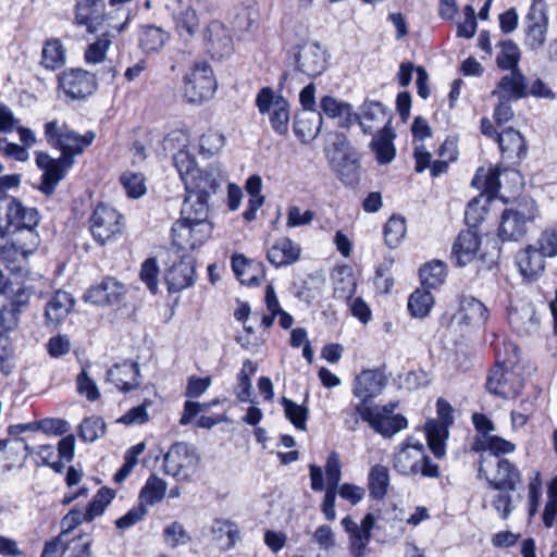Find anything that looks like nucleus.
Returning <instances> with one entry per match:
<instances>
[{
	"label": "nucleus",
	"mask_w": 557,
	"mask_h": 557,
	"mask_svg": "<svg viewBox=\"0 0 557 557\" xmlns=\"http://www.w3.org/2000/svg\"><path fill=\"white\" fill-rule=\"evenodd\" d=\"M209 210L203 205L190 208L184 205L181 218L171 228L172 250L188 252L201 247L212 235L213 225L208 220Z\"/></svg>",
	"instance_id": "obj_1"
},
{
	"label": "nucleus",
	"mask_w": 557,
	"mask_h": 557,
	"mask_svg": "<svg viewBox=\"0 0 557 557\" xmlns=\"http://www.w3.org/2000/svg\"><path fill=\"white\" fill-rule=\"evenodd\" d=\"M393 468L401 475H421L437 479L441 475L440 467L426 454L424 445L413 438L407 437L393 456Z\"/></svg>",
	"instance_id": "obj_2"
},
{
	"label": "nucleus",
	"mask_w": 557,
	"mask_h": 557,
	"mask_svg": "<svg viewBox=\"0 0 557 557\" xmlns=\"http://www.w3.org/2000/svg\"><path fill=\"white\" fill-rule=\"evenodd\" d=\"M539 206L532 198L521 199L515 207L507 208L500 215L498 237L502 242H518L523 238L529 224L539 216Z\"/></svg>",
	"instance_id": "obj_3"
},
{
	"label": "nucleus",
	"mask_w": 557,
	"mask_h": 557,
	"mask_svg": "<svg viewBox=\"0 0 557 557\" xmlns=\"http://www.w3.org/2000/svg\"><path fill=\"white\" fill-rule=\"evenodd\" d=\"M40 245L38 233H12L9 239L0 247V260L5 268L15 274L28 272V259Z\"/></svg>",
	"instance_id": "obj_4"
},
{
	"label": "nucleus",
	"mask_w": 557,
	"mask_h": 557,
	"mask_svg": "<svg viewBox=\"0 0 557 557\" xmlns=\"http://www.w3.org/2000/svg\"><path fill=\"white\" fill-rule=\"evenodd\" d=\"M45 136L51 146L61 151L60 158L74 164V158L82 154L94 143L96 133L87 131L81 135L64 123L50 121L45 124Z\"/></svg>",
	"instance_id": "obj_5"
},
{
	"label": "nucleus",
	"mask_w": 557,
	"mask_h": 557,
	"mask_svg": "<svg viewBox=\"0 0 557 557\" xmlns=\"http://www.w3.org/2000/svg\"><path fill=\"white\" fill-rule=\"evenodd\" d=\"M222 171L218 164H209L205 169H197L191 176L183 183L187 197L184 205L190 208H199L203 205L209 210V198L220 187Z\"/></svg>",
	"instance_id": "obj_6"
},
{
	"label": "nucleus",
	"mask_w": 557,
	"mask_h": 557,
	"mask_svg": "<svg viewBox=\"0 0 557 557\" xmlns=\"http://www.w3.org/2000/svg\"><path fill=\"white\" fill-rule=\"evenodd\" d=\"M478 479L484 480L492 490L516 491L521 483V473L509 459L485 457L478 461Z\"/></svg>",
	"instance_id": "obj_7"
},
{
	"label": "nucleus",
	"mask_w": 557,
	"mask_h": 557,
	"mask_svg": "<svg viewBox=\"0 0 557 557\" xmlns=\"http://www.w3.org/2000/svg\"><path fill=\"white\" fill-rule=\"evenodd\" d=\"M258 112L268 115L269 122L275 134L285 136L289 131V102L272 87H262L255 100Z\"/></svg>",
	"instance_id": "obj_8"
},
{
	"label": "nucleus",
	"mask_w": 557,
	"mask_h": 557,
	"mask_svg": "<svg viewBox=\"0 0 557 557\" xmlns=\"http://www.w3.org/2000/svg\"><path fill=\"white\" fill-rule=\"evenodd\" d=\"M33 293V287L23 283L7 281L3 284L0 290L4 297L0 304V326L3 330L9 331L17 325L18 315L28 306Z\"/></svg>",
	"instance_id": "obj_9"
},
{
	"label": "nucleus",
	"mask_w": 557,
	"mask_h": 557,
	"mask_svg": "<svg viewBox=\"0 0 557 557\" xmlns=\"http://www.w3.org/2000/svg\"><path fill=\"white\" fill-rule=\"evenodd\" d=\"M164 281L169 293H178L196 281L195 258L189 252L170 249L165 261Z\"/></svg>",
	"instance_id": "obj_10"
},
{
	"label": "nucleus",
	"mask_w": 557,
	"mask_h": 557,
	"mask_svg": "<svg viewBox=\"0 0 557 557\" xmlns=\"http://www.w3.org/2000/svg\"><path fill=\"white\" fill-rule=\"evenodd\" d=\"M218 88L213 70L206 62H197L184 77V96L190 103L211 99Z\"/></svg>",
	"instance_id": "obj_11"
},
{
	"label": "nucleus",
	"mask_w": 557,
	"mask_h": 557,
	"mask_svg": "<svg viewBox=\"0 0 557 557\" xmlns=\"http://www.w3.org/2000/svg\"><path fill=\"white\" fill-rule=\"evenodd\" d=\"M288 59L297 72L314 78L326 69V52L313 41H301L287 50Z\"/></svg>",
	"instance_id": "obj_12"
},
{
	"label": "nucleus",
	"mask_w": 557,
	"mask_h": 557,
	"mask_svg": "<svg viewBox=\"0 0 557 557\" xmlns=\"http://www.w3.org/2000/svg\"><path fill=\"white\" fill-rule=\"evenodd\" d=\"M89 230L99 245L116 239L123 230V215L113 207L99 203L89 218Z\"/></svg>",
	"instance_id": "obj_13"
},
{
	"label": "nucleus",
	"mask_w": 557,
	"mask_h": 557,
	"mask_svg": "<svg viewBox=\"0 0 557 557\" xmlns=\"http://www.w3.org/2000/svg\"><path fill=\"white\" fill-rule=\"evenodd\" d=\"M198 465L196 449L184 442L174 443L163 457V468L166 474L177 480H188Z\"/></svg>",
	"instance_id": "obj_14"
},
{
	"label": "nucleus",
	"mask_w": 557,
	"mask_h": 557,
	"mask_svg": "<svg viewBox=\"0 0 557 557\" xmlns=\"http://www.w3.org/2000/svg\"><path fill=\"white\" fill-rule=\"evenodd\" d=\"M58 87L67 98L83 100L97 90L98 83L95 74L81 67H71L59 75Z\"/></svg>",
	"instance_id": "obj_15"
},
{
	"label": "nucleus",
	"mask_w": 557,
	"mask_h": 557,
	"mask_svg": "<svg viewBox=\"0 0 557 557\" xmlns=\"http://www.w3.org/2000/svg\"><path fill=\"white\" fill-rule=\"evenodd\" d=\"M548 30L547 5L542 0L534 1L524 18V45L539 52L543 49Z\"/></svg>",
	"instance_id": "obj_16"
},
{
	"label": "nucleus",
	"mask_w": 557,
	"mask_h": 557,
	"mask_svg": "<svg viewBox=\"0 0 557 557\" xmlns=\"http://www.w3.org/2000/svg\"><path fill=\"white\" fill-rule=\"evenodd\" d=\"M74 22L77 26H84L90 34L102 32L106 28L121 33L126 24V22L120 25L106 23L104 2L100 0L76 3Z\"/></svg>",
	"instance_id": "obj_17"
},
{
	"label": "nucleus",
	"mask_w": 557,
	"mask_h": 557,
	"mask_svg": "<svg viewBox=\"0 0 557 557\" xmlns=\"http://www.w3.org/2000/svg\"><path fill=\"white\" fill-rule=\"evenodd\" d=\"M40 213L34 207L25 206L21 200L11 198L5 208L7 230L12 233H38Z\"/></svg>",
	"instance_id": "obj_18"
},
{
	"label": "nucleus",
	"mask_w": 557,
	"mask_h": 557,
	"mask_svg": "<svg viewBox=\"0 0 557 557\" xmlns=\"http://www.w3.org/2000/svg\"><path fill=\"white\" fill-rule=\"evenodd\" d=\"M515 367L497 366L490 371L486 380L488 393L508 399L518 396L523 387Z\"/></svg>",
	"instance_id": "obj_19"
},
{
	"label": "nucleus",
	"mask_w": 557,
	"mask_h": 557,
	"mask_svg": "<svg viewBox=\"0 0 557 557\" xmlns=\"http://www.w3.org/2000/svg\"><path fill=\"white\" fill-rule=\"evenodd\" d=\"M388 383L385 367L362 370L354 380L351 393L359 400L372 404Z\"/></svg>",
	"instance_id": "obj_20"
},
{
	"label": "nucleus",
	"mask_w": 557,
	"mask_h": 557,
	"mask_svg": "<svg viewBox=\"0 0 557 557\" xmlns=\"http://www.w3.org/2000/svg\"><path fill=\"white\" fill-rule=\"evenodd\" d=\"M336 154L333 158V166L338 178L346 186L354 187L360 180V160L358 151L346 143V139L335 147Z\"/></svg>",
	"instance_id": "obj_21"
},
{
	"label": "nucleus",
	"mask_w": 557,
	"mask_h": 557,
	"mask_svg": "<svg viewBox=\"0 0 557 557\" xmlns=\"http://www.w3.org/2000/svg\"><path fill=\"white\" fill-rule=\"evenodd\" d=\"M163 8L181 37L189 38L198 32L199 18L188 1L164 0Z\"/></svg>",
	"instance_id": "obj_22"
},
{
	"label": "nucleus",
	"mask_w": 557,
	"mask_h": 557,
	"mask_svg": "<svg viewBox=\"0 0 557 557\" xmlns=\"http://www.w3.org/2000/svg\"><path fill=\"white\" fill-rule=\"evenodd\" d=\"M36 164L42 171L38 189L46 196H51L54 193L58 184L73 165L60 157L53 159L46 152L36 154Z\"/></svg>",
	"instance_id": "obj_23"
},
{
	"label": "nucleus",
	"mask_w": 557,
	"mask_h": 557,
	"mask_svg": "<svg viewBox=\"0 0 557 557\" xmlns=\"http://www.w3.org/2000/svg\"><path fill=\"white\" fill-rule=\"evenodd\" d=\"M341 523L348 534L350 553L354 557H364L375 524L374 515L367 513L360 524L355 522L350 516H346Z\"/></svg>",
	"instance_id": "obj_24"
},
{
	"label": "nucleus",
	"mask_w": 557,
	"mask_h": 557,
	"mask_svg": "<svg viewBox=\"0 0 557 557\" xmlns=\"http://www.w3.org/2000/svg\"><path fill=\"white\" fill-rule=\"evenodd\" d=\"M364 134L392 128V114L379 101H364L356 113V121Z\"/></svg>",
	"instance_id": "obj_25"
},
{
	"label": "nucleus",
	"mask_w": 557,
	"mask_h": 557,
	"mask_svg": "<svg viewBox=\"0 0 557 557\" xmlns=\"http://www.w3.org/2000/svg\"><path fill=\"white\" fill-rule=\"evenodd\" d=\"M502 158L509 165H518L528 153V146L521 133L512 127L504 128L496 136Z\"/></svg>",
	"instance_id": "obj_26"
},
{
	"label": "nucleus",
	"mask_w": 557,
	"mask_h": 557,
	"mask_svg": "<svg viewBox=\"0 0 557 557\" xmlns=\"http://www.w3.org/2000/svg\"><path fill=\"white\" fill-rule=\"evenodd\" d=\"M480 245L481 238L475 230L461 231L451 247V262L456 267H466L474 260Z\"/></svg>",
	"instance_id": "obj_27"
},
{
	"label": "nucleus",
	"mask_w": 557,
	"mask_h": 557,
	"mask_svg": "<svg viewBox=\"0 0 557 557\" xmlns=\"http://www.w3.org/2000/svg\"><path fill=\"white\" fill-rule=\"evenodd\" d=\"M471 450L479 454L478 461H481L485 457L505 459L504 456L516 450V445L497 435L475 436L471 444Z\"/></svg>",
	"instance_id": "obj_28"
},
{
	"label": "nucleus",
	"mask_w": 557,
	"mask_h": 557,
	"mask_svg": "<svg viewBox=\"0 0 557 557\" xmlns=\"http://www.w3.org/2000/svg\"><path fill=\"white\" fill-rule=\"evenodd\" d=\"M205 40L214 58H223L233 51V40L228 29L220 21H211L205 28Z\"/></svg>",
	"instance_id": "obj_29"
},
{
	"label": "nucleus",
	"mask_w": 557,
	"mask_h": 557,
	"mask_svg": "<svg viewBox=\"0 0 557 557\" xmlns=\"http://www.w3.org/2000/svg\"><path fill=\"white\" fill-rule=\"evenodd\" d=\"M139 377L138 363L133 361L115 363L107 371V381L124 393L137 388L140 384Z\"/></svg>",
	"instance_id": "obj_30"
},
{
	"label": "nucleus",
	"mask_w": 557,
	"mask_h": 557,
	"mask_svg": "<svg viewBox=\"0 0 557 557\" xmlns=\"http://www.w3.org/2000/svg\"><path fill=\"white\" fill-rule=\"evenodd\" d=\"M75 305L73 296L64 290H57L45 306V324L55 327L61 324Z\"/></svg>",
	"instance_id": "obj_31"
},
{
	"label": "nucleus",
	"mask_w": 557,
	"mask_h": 557,
	"mask_svg": "<svg viewBox=\"0 0 557 557\" xmlns=\"http://www.w3.org/2000/svg\"><path fill=\"white\" fill-rule=\"evenodd\" d=\"M29 445L21 437L0 440V466L3 471L22 467L28 456Z\"/></svg>",
	"instance_id": "obj_32"
},
{
	"label": "nucleus",
	"mask_w": 557,
	"mask_h": 557,
	"mask_svg": "<svg viewBox=\"0 0 557 557\" xmlns=\"http://www.w3.org/2000/svg\"><path fill=\"white\" fill-rule=\"evenodd\" d=\"M499 100H519L528 96L527 77L520 70L510 71L504 75L498 82L496 88L492 92Z\"/></svg>",
	"instance_id": "obj_33"
},
{
	"label": "nucleus",
	"mask_w": 557,
	"mask_h": 557,
	"mask_svg": "<svg viewBox=\"0 0 557 557\" xmlns=\"http://www.w3.org/2000/svg\"><path fill=\"white\" fill-rule=\"evenodd\" d=\"M545 259L536 246L531 244L517 252L516 264L523 277L535 280L545 269Z\"/></svg>",
	"instance_id": "obj_34"
},
{
	"label": "nucleus",
	"mask_w": 557,
	"mask_h": 557,
	"mask_svg": "<svg viewBox=\"0 0 557 557\" xmlns=\"http://www.w3.org/2000/svg\"><path fill=\"white\" fill-rule=\"evenodd\" d=\"M231 267L239 282L247 286H258L264 276V269L261 262L247 259L240 253L232 256Z\"/></svg>",
	"instance_id": "obj_35"
},
{
	"label": "nucleus",
	"mask_w": 557,
	"mask_h": 557,
	"mask_svg": "<svg viewBox=\"0 0 557 557\" xmlns=\"http://www.w3.org/2000/svg\"><path fill=\"white\" fill-rule=\"evenodd\" d=\"M300 246L288 237L280 238L268 250L267 258L275 268L295 263L300 257Z\"/></svg>",
	"instance_id": "obj_36"
},
{
	"label": "nucleus",
	"mask_w": 557,
	"mask_h": 557,
	"mask_svg": "<svg viewBox=\"0 0 557 557\" xmlns=\"http://www.w3.org/2000/svg\"><path fill=\"white\" fill-rule=\"evenodd\" d=\"M320 108L327 117L337 119L338 126L342 128L350 127L356 121L352 106L332 96L322 97Z\"/></svg>",
	"instance_id": "obj_37"
},
{
	"label": "nucleus",
	"mask_w": 557,
	"mask_h": 557,
	"mask_svg": "<svg viewBox=\"0 0 557 557\" xmlns=\"http://www.w3.org/2000/svg\"><path fill=\"white\" fill-rule=\"evenodd\" d=\"M396 134L392 128L379 131L373 135L370 147L375 154L379 164L385 165L391 163L396 156L394 139Z\"/></svg>",
	"instance_id": "obj_38"
},
{
	"label": "nucleus",
	"mask_w": 557,
	"mask_h": 557,
	"mask_svg": "<svg viewBox=\"0 0 557 557\" xmlns=\"http://www.w3.org/2000/svg\"><path fill=\"white\" fill-rule=\"evenodd\" d=\"M369 426L383 437L391 438L398 432L407 429L408 421L407 418L400 413L393 416L375 413V408L373 407Z\"/></svg>",
	"instance_id": "obj_39"
},
{
	"label": "nucleus",
	"mask_w": 557,
	"mask_h": 557,
	"mask_svg": "<svg viewBox=\"0 0 557 557\" xmlns=\"http://www.w3.org/2000/svg\"><path fill=\"white\" fill-rule=\"evenodd\" d=\"M322 127V116L320 113H301L294 121L295 136L301 143L313 140Z\"/></svg>",
	"instance_id": "obj_40"
},
{
	"label": "nucleus",
	"mask_w": 557,
	"mask_h": 557,
	"mask_svg": "<svg viewBox=\"0 0 557 557\" xmlns=\"http://www.w3.org/2000/svg\"><path fill=\"white\" fill-rule=\"evenodd\" d=\"M389 484V470L386 466L376 463L370 468L368 473V490L372 499H384L388 493Z\"/></svg>",
	"instance_id": "obj_41"
},
{
	"label": "nucleus",
	"mask_w": 557,
	"mask_h": 557,
	"mask_svg": "<svg viewBox=\"0 0 557 557\" xmlns=\"http://www.w3.org/2000/svg\"><path fill=\"white\" fill-rule=\"evenodd\" d=\"M373 411V404H366L359 400L356 404H350L341 412L343 425L349 432L359 430L360 421L370 423Z\"/></svg>",
	"instance_id": "obj_42"
},
{
	"label": "nucleus",
	"mask_w": 557,
	"mask_h": 557,
	"mask_svg": "<svg viewBox=\"0 0 557 557\" xmlns=\"http://www.w3.org/2000/svg\"><path fill=\"white\" fill-rule=\"evenodd\" d=\"M428 446L432 454L441 459L446 454V440L449 432L445 424L437 423L434 419L428 420L424 425Z\"/></svg>",
	"instance_id": "obj_43"
},
{
	"label": "nucleus",
	"mask_w": 557,
	"mask_h": 557,
	"mask_svg": "<svg viewBox=\"0 0 557 557\" xmlns=\"http://www.w3.org/2000/svg\"><path fill=\"white\" fill-rule=\"evenodd\" d=\"M65 48L60 39L50 38L45 41L41 50L40 64L51 71H55L65 64Z\"/></svg>",
	"instance_id": "obj_44"
},
{
	"label": "nucleus",
	"mask_w": 557,
	"mask_h": 557,
	"mask_svg": "<svg viewBox=\"0 0 557 557\" xmlns=\"http://www.w3.org/2000/svg\"><path fill=\"white\" fill-rule=\"evenodd\" d=\"M170 35L161 27L146 25L139 33V47L146 53L158 52L169 40Z\"/></svg>",
	"instance_id": "obj_45"
},
{
	"label": "nucleus",
	"mask_w": 557,
	"mask_h": 557,
	"mask_svg": "<svg viewBox=\"0 0 557 557\" xmlns=\"http://www.w3.org/2000/svg\"><path fill=\"white\" fill-rule=\"evenodd\" d=\"M99 33L100 36L97 40L91 42L85 50L84 59L87 64H98L106 59L112 38L116 34L112 28H106Z\"/></svg>",
	"instance_id": "obj_46"
},
{
	"label": "nucleus",
	"mask_w": 557,
	"mask_h": 557,
	"mask_svg": "<svg viewBox=\"0 0 557 557\" xmlns=\"http://www.w3.org/2000/svg\"><path fill=\"white\" fill-rule=\"evenodd\" d=\"M460 311L462 319L467 324L481 326L488 319V310L486 306L474 297H463L461 300Z\"/></svg>",
	"instance_id": "obj_47"
},
{
	"label": "nucleus",
	"mask_w": 557,
	"mask_h": 557,
	"mask_svg": "<svg viewBox=\"0 0 557 557\" xmlns=\"http://www.w3.org/2000/svg\"><path fill=\"white\" fill-rule=\"evenodd\" d=\"M166 486L164 480L151 474L139 492V503L147 507V505L152 506L161 502L165 495Z\"/></svg>",
	"instance_id": "obj_48"
},
{
	"label": "nucleus",
	"mask_w": 557,
	"mask_h": 557,
	"mask_svg": "<svg viewBox=\"0 0 557 557\" xmlns=\"http://www.w3.org/2000/svg\"><path fill=\"white\" fill-rule=\"evenodd\" d=\"M420 278L422 287L425 289L436 288L440 286L446 276V264L438 260H433L424 264L420 271Z\"/></svg>",
	"instance_id": "obj_49"
},
{
	"label": "nucleus",
	"mask_w": 557,
	"mask_h": 557,
	"mask_svg": "<svg viewBox=\"0 0 557 557\" xmlns=\"http://www.w3.org/2000/svg\"><path fill=\"white\" fill-rule=\"evenodd\" d=\"M281 405L284 408L285 418L299 431L307 430L309 408L304 404L298 405L294 400L282 397Z\"/></svg>",
	"instance_id": "obj_50"
},
{
	"label": "nucleus",
	"mask_w": 557,
	"mask_h": 557,
	"mask_svg": "<svg viewBox=\"0 0 557 557\" xmlns=\"http://www.w3.org/2000/svg\"><path fill=\"white\" fill-rule=\"evenodd\" d=\"M494 347L495 364L515 367L518 362V346L510 341L499 339L494 335V342L491 344Z\"/></svg>",
	"instance_id": "obj_51"
},
{
	"label": "nucleus",
	"mask_w": 557,
	"mask_h": 557,
	"mask_svg": "<svg viewBox=\"0 0 557 557\" xmlns=\"http://www.w3.org/2000/svg\"><path fill=\"white\" fill-rule=\"evenodd\" d=\"M434 305V298L425 288L416 289L408 299V311L414 318L426 317Z\"/></svg>",
	"instance_id": "obj_52"
},
{
	"label": "nucleus",
	"mask_w": 557,
	"mask_h": 557,
	"mask_svg": "<svg viewBox=\"0 0 557 557\" xmlns=\"http://www.w3.org/2000/svg\"><path fill=\"white\" fill-rule=\"evenodd\" d=\"M534 245L546 258L557 257V223L546 225L540 232Z\"/></svg>",
	"instance_id": "obj_53"
},
{
	"label": "nucleus",
	"mask_w": 557,
	"mask_h": 557,
	"mask_svg": "<svg viewBox=\"0 0 557 557\" xmlns=\"http://www.w3.org/2000/svg\"><path fill=\"white\" fill-rule=\"evenodd\" d=\"M407 232L406 220L400 215H392L384 225V239L389 248H396Z\"/></svg>",
	"instance_id": "obj_54"
},
{
	"label": "nucleus",
	"mask_w": 557,
	"mask_h": 557,
	"mask_svg": "<svg viewBox=\"0 0 557 557\" xmlns=\"http://www.w3.org/2000/svg\"><path fill=\"white\" fill-rule=\"evenodd\" d=\"M519 60L520 50L518 46L511 40L503 41L500 51L496 58L497 66L504 71L519 70Z\"/></svg>",
	"instance_id": "obj_55"
},
{
	"label": "nucleus",
	"mask_w": 557,
	"mask_h": 557,
	"mask_svg": "<svg viewBox=\"0 0 557 557\" xmlns=\"http://www.w3.org/2000/svg\"><path fill=\"white\" fill-rule=\"evenodd\" d=\"M120 182L129 198H140L147 191L146 180L141 173L125 171L121 175Z\"/></svg>",
	"instance_id": "obj_56"
},
{
	"label": "nucleus",
	"mask_w": 557,
	"mask_h": 557,
	"mask_svg": "<svg viewBox=\"0 0 557 557\" xmlns=\"http://www.w3.org/2000/svg\"><path fill=\"white\" fill-rule=\"evenodd\" d=\"M114 497L115 492L113 490L109 487H101L86 509L87 521H92L96 517L101 516Z\"/></svg>",
	"instance_id": "obj_57"
},
{
	"label": "nucleus",
	"mask_w": 557,
	"mask_h": 557,
	"mask_svg": "<svg viewBox=\"0 0 557 557\" xmlns=\"http://www.w3.org/2000/svg\"><path fill=\"white\" fill-rule=\"evenodd\" d=\"M106 432V424L102 418L91 416L85 418L78 428V435L84 442H95Z\"/></svg>",
	"instance_id": "obj_58"
},
{
	"label": "nucleus",
	"mask_w": 557,
	"mask_h": 557,
	"mask_svg": "<svg viewBox=\"0 0 557 557\" xmlns=\"http://www.w3.org/2000/svg\"><path fill=\"white\" fill-rule=\"evenodd\" d=\"M224 146V136L218 132L209 131L199 138V154L211 158Z\"/></svg>",
	"instance_id": "obj_59"
},
{
	"label": "nucleus",
	"mask_w": 557,
	"mask_h": 557,
	"mask_svg": "<svg viewBox=\"0 0 557 557\" xmlns=\"http://www.w3.org/2000/svg\"><path fill=\"white\" fill-rule=\"evenodd\" d=\"M173 164L183 183L198 169L195 157L186 149H180L173 156Z\"/></svg>",
	"instance_id": "obj_60"
},
{
	"label": "nucleus",
	"mask_w": 557,
	"mask_h": 557,
	"mask_svg": "<svg viewBox=\"0 0 557 557\" xmlns=\"http://www.w3.org/2000/svg\"><path fill=\"white\" fill-rule=\"evenodd\" d=\"M486 214L485 205H482V197H475L467 205L465 211V221L469 226L468 230H475V227L484 220Z\"/></svg>",
	"instance_id": "obj_61"
},
{
	"label": "nucleus",
	"mask_w": 557,
	"mask_h": 557,
	"mask_svg": "<svg viewBox=\"0 0 557 557\" xmlns=\"http://www.w3.org/2000/svg\"><path fill=\"white\" fill-rule=\"evenodd\" d=\"M163 535L166 544L171 547L184 545L190 541V536L184 525L177 521L166 525L163 530Z\"/></svg>",
	"instance_id": "obj_62"
},
{
	"label": "nucleus",
	"mask_w": 557,
	"mask_h": 557,
	"mask_svg": "<svg viewBox=\"0 0 557 557\" xmlns=\"http://www.w3.org/2000/svg\"><path fill=\"white\" fill-rule=\"evenodd\" d=\"M159 267L156 258H148L140 268V280L154 294L158 290Z\"/></svg>",
	"instance_id": "obj_63"
},
{
	"label": "nucleus",
	"mask_w": 557,
	"mask_h": 557,
	"mask_svg": "<svg viewBox=\"0 0 557 557\" xmlns=\"http://www.w3.org/2000/svg\"><path fill=\"white\" fill-rule=\"evenodd\" d=\"M76 389L79 395L85 396L89 401H96L100 398V392L96 382L89 377L86 370L76 377Z\"/></svg>",
	"instance_id": "obj_64"
}]
</instances>
